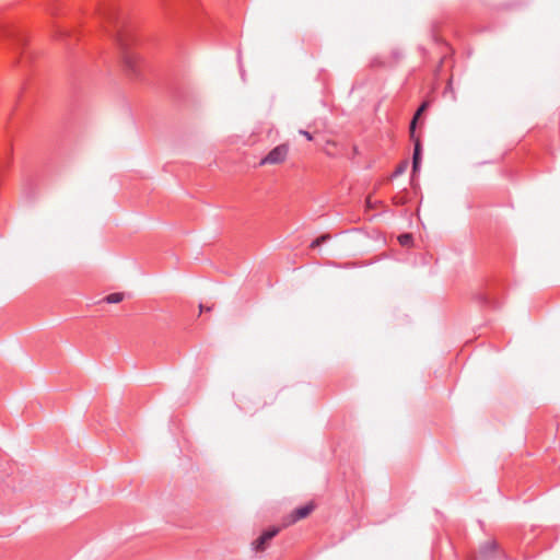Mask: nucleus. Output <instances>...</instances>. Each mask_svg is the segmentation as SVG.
I'll use <instances>...</instances> for the list:
<instances>
[{
  "label": "nucleus",
  "mask_w": 560,
  "mask_h": 560,
  "mask_svg": "<svg viewBox=\"0 0 560 560\" xmlns=\"http://www.w3.org/2000/svg\"><path fill=\"white\" fill-rule=\"evenodd\" d=\"M95 14L103 27L109 32L110 36L115 39L126 71L132 75H138L140 59L130 48L132 40L126 30V13L121 11L115 0H104L98 4Z\"/></svg>",
  "instance_id": "1"
},
{
  "label": "nucleus",
  "mask_w": 560,
  "mask_h": 560,
  "mask_svg": "<svg viewBox=\"0 0 560 560\" xmlns=\"http://www.w3.org/2000/svg\"><path fill=\"white\" fill-rule=\"evenodd\" d=\"M289 154V145L281 143L273 148L265 158L260 160V165H276L283 163Z\"/></svg>",
  "instance_id": "2"
},
{
  "label": "nucleus",
  "mask_w": 560,
  "mask_h": 560,
  "mask_svg": "<svg viewBox=\"0 0 560 560\" xmlns=\"http://www.w3.org/2000/svg\"><path fill=\"white\" fill-rule=\"evenodd\" d=\"M280 527L272 526L265 530L256 540L253 541V549L255 551H264L269 546L270 540L278 535Z\"/></svg>",
  "instance_id": "3"
},
{
  "label": "nucleus",
  "mask_w": 560,
  "mask_h": 560,
  "mask_svg": "<svg viewBox=\"0 0 560 560\" xmlns=\"http://www.w3.org/2000/svg\"><path fill=\"white\" fill-rule=\"evenodd\" d=\"M500 555L499 546L495 540L486 541L479 549L476 560H493Z\"/></svg>",
  "instance_id": "4"
},
{
  "label": "nucleus",
  "mask_w": 560,
  "mask_h": 560,
  "mask_svg": "<svg viewBox=\"0 0 560 560\" xmlns=\"http://www.w3.org/2000/svg\"><path fill=\"white\" fill-rule=\"evenodd\" d=\"M314 506L312 504H306V505H303V506H300L298 509H295L289 516L288 518V522L284 523V526L287 525H291L302 518H305L306 516H308L311 514V512L313 511Z\"/></svg>",
  "instance_id": "5"
},
{
  "label": "nucleus",
  "mask_w": 560,
  "mask_h": 560,
  "mask_svg": "<svg viewBox=\"0 0 560 560\" xmlns=\"http://www.w3.org/2000/svg\"><path fill=\"white\" fill-rule=\"evenodd\" d=\"M421 163V144L420 141L417 140L415 143L413 156H412V172L416 173Z\"/></svg>",
  "instance_id": "6"
},
{
  "label": "nucleus",
  "mask_w": 560,
  "mask_h": 560,
  "mask_svg": "<svg viewBox=\"0 0 560 560\" xmlns=\"http://www.w3.org/2000/svg\"><path fill=\"white\" fill-rule=\"evenodd\" d=\"M122 300H124V293H120V292L110 293L104 298V301L108 304L119 303Z\"/></svg>",
  "instance_id": "7"
},
{
  "label": "nucleus",
  "mask_w": 560,
  "mask_h": 560,
  "mask_svg": "<svg viewBox=\"0 0 560 560\" xmlns=\"http://www.w3.org/2000/svg\"><path fill=\"white\" fill-rule=\"evenodd\" d=\"M428 106V103H423L417 110V113L415 114L412 120H411V124H410V133H411V137H413V133H415V128H416V121L418 119V117L422 114V112L427 108Z\"/></svg>",
  "instance_id": "8"
},
{
  "label": "nucleus",
  "mask_w": 560,
  "mask_h": 560,
  "mask_svg": "<svg viewBox=\"0 0 560 560\" xmlns=\"http://www.w3.org/2000/svg\"><path fill=\"white\" fill-rule=\"evenodd\" d=\"M329 237L330 236L328 234L320 235L319 237H317L316 240H314L311 243V248H316V247L320 246L324 242L329 240Z\"/></svg>",
  "instance_id": "9"
},
{
  "label": "nucleus",
  "mask_w": 560,
  "mask_h": 560,
  "mask_svg": "<svg viewBox=\"0 0 560 560\" xmlns=\"http://www.w3.org/2000/svg\"><path fill=\"white\" fill-rule=\"evenodd\" d=\"M380 201L378 200H373L372 196H368L366 199H365V207L368 209H375L377 206H378Z\"/></svg>",
  "instance_id": "10"
},
{
  "label": "nucleus",
  "mask_w": 560,
  "mask_h": 560,
  "mask_svg": "<svg viewBox=\"0 0 560 560\" xmlns=\"http://www.w3.org/2000/svg\"><path fill=\"white\" fill-rule=\"evenodd\" d=\"M159 1L161 2V5L163 7V9L165 10V12L167 14H170V15L173 14L172 9L168 3V0H159Z\"/></svg>",
  "instance_id": "11"
},
{
  "label": "nucleus",
  "mask_w": 560,
  "mask_h": 560,
  "mask_svg": "<svg viewBox=\"0 0 560 560\" xmlns=\"http://www.w3.org/2000/svg\"><path fill=\"white\" fill-rule=\"evenodd\" d=\"M410 240H411L410 234H404V235L399 236V242L402 245H406Z\"/></svg>",
  "instance_id": "12"
},
{
  "label": "nucleus",
  "mask_w": 560,
  "mask_h": 560,
  "mask_svg": "<svg viewBox=\"0 0 560 560\" xmlns=\"http://www.w3.org/2000/svg\"><path fill=\"white\" fill-rule=\"evenodd\" d=\"M405 170H406V164L399 165V166L396 168V171H395L394 175H395V176H398V175L402 174V173L405 172Z\"/></svg>",
  "instance_id": "13"
},
{
  "label": "nucleus",
  "mask_w": 560,
  "mask_h": 560,
  "mask_svg": "<svg viewBox=\"0 0 560 560\" xmlns=\"http://www.w3.org/2000/svg\"><path fill=\"white\" fill-rule=\"evenodd\" d=\"M300 133L304 136L308 141L313 140V136L306 130H300Z\"/></svg>",
  "instance_id": "14"
},
{
  "label": "nucleus",
  "mask_w": 560,
  "mask_h": 560,
  "mask_svg": "<svg viewBox=\"0 0 560 560\" xmlns=\"http://www.w3.org/2000/svg\"><path fill=\"white\" fill-rule=\"evenodd\" d=\"M371 66L372 67H376V66H383V62L380 61L377 58H374L371 62Z\"/></svg>",
  "instance_id": "15"
},
{
  "label": "nucleus",
  "mask_w": 560,
  "mask_h": 560,
  "mask_svg": "<svg viewBox=\"0 0 560 560\" xmlns=\"http://www.w3.org/2000/svg\"><path fill=\"white\" fill-rule=\"evenodd\" d=\"M0 28H1V31L5 32V33H9V34H11V33H12V31H11V30H9V28H8L5 25H3V24H1V25H0Z\"/></svg>",
  "instance_id": "16"
},
{
  "label": "nucleus",
  "mask_w": 560,
  "mask_h": 560,
  "mask_svg": "<svg viewBox=\"0 0 560 560\" xmlns=\"http://www.w3.org/2000/svg\"><path fill=\"white\" fill-rule=\"evenodd\" d=\"M59 36H66V31H59Z\"/></svg>",
  "instance_id": "17"
},
{
  "label": "nucleus",
  "mask_w": 560,
  "mask_h": 560,
  "mask_svg": "<svg viewBox=\"0 0 560 560\" xmlns=\"http://www.w3.org/2000/svg\"><path fill=\"white\" fill-rule=\"evenodd\" d=\"M47 11L50 13V14H54V11L49 8V5L47 4Z\"/></svg>",
  "instance_id": "18"
}]
</instances>
